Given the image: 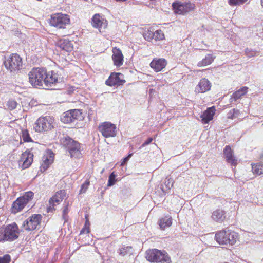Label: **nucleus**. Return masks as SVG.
Masks as SVG:
<instances>
[{
  "label": "nucleus",
  "mask_w": 263,
  "mask_h": 263,
  "mask_svg": "<svg viewBox=\"0 0 263 263\" xmlns=\"http://www.w3.org/2000/svg\"><path fill=\"white\" fill-rule=\"evenodd\" d=\"M29 82H58L59 75L53 71L47 72L43 67H34L28 74Z\"/></svg>",
  "instance_id": "nucleus-1"
},
{
  "label": "nucleus",
  "mask_w": 263,
  "mask_h": 263,
  "mask_svg": "<svg viewBox=\"0 0 263 263\" xmlns=\"http://www.w3.org/2000/svg\"><path fill=\"white\" fill-rule=\"evenodd\" d=\"M20 231L15 223L6 226L0 229V241H12L18 237Z\"/></svg>",
  "instance_id": "nucleus-2"
},
{
  "label": "nucleus",
  "mask_w": 263,
  "mask_h": 263,
  "mask_svg": "<svg viewBox=\"0 0 263 263\" xmlns=\"http://www.w3.org/2000/svg\"><path fill=\"white\" fill-rule=\"evenodd\" d=\"M146 258L152 263H171V260L165 251L152 249L146 251Z\"/></svg>",
  "instance_id": "nucleus-3"
},
{
  "label": "nucleus",
  "mask_w": 263,
  "mask_h": 263,
  "mask_svg": "<svg viewBox=\"0 0 263 263\" xmlns=\"http://www.w3.org/2000/svg\"><path fill=\"white\" fill-rule=\"evenodd\" d=\"M237 233L231 230H223L217 232L215 235V239L221 245H233L238 239Z\"/></svg>",
  "instance_id": "nucleus-4"
},
{
  "label": "nucleus",
  "mask_w": 263,
  "mask_h": 263,
  "mask_svg": "<svg viewBox=\"0 0 263 263\" xmlns=\"http://www.w3.org/2000/svg\"><path fill=\"white\" fill-rule=\"evenodd\" d=\"M4 65L10 72H16L23 68L22 59L18 54L13 53L5 59Z\"/></svg>",
  "instance_id": "nucleus-5"
},
{
  "label": "nucleus",
  "mask_w": 263,
  "mask_h": 263,
  "mask_svg": "<svg viewBox=\"0 0 263 263\" xmlns=\"http://www.w3.org/2000/svg\"><path fill=\"white\" fill-rule=\"evenodd\" d=\"M33 195L34 193L29 191L26 192L23 196L18 198L12 204V213L15 214L22 210L26 205L32 199Z\"/></svg>",
  "instance_id": "nucleus-6"
},
{
  "label": "nucleus",
  "mask_w": 263,
  "mask_h": 263,
  "mask_svg": "<svg viewBox=\"0 0 263 263\" xmlns=\"http://www.w3.org/2000/svg\"><path fill=\"white\" fill-rule=\"evenodd\" d=\"M53 118L50 116L40 117L35 123L34 129L37 132L50 130L53 127Z\"/></svg>",
  "instance_id": "nucleus-7"
},
{
  "label": "nucleus",
  "mask_w": 263,
  "mask_h": 263,
  "mask_svg": "<svg viewBox=\"0 0 263 263\" xmlns=\"http://www.w3.org/2000/svg\"><path fill=\"white\" fill-rule=\"evenodd\" d=\"M70 22L69 16L62 13H56L51 15L50 24L58 28H64Z\"/></svg>",
  "instance_id": "nucleus-8"
},
{
  "label": "nucleus",
  "mask_w": 263,
  "mask_h": 263,
  "mask_svg": "<svg viewBox=\"0 0 263 263\" xmlns=\"http://www.w3.org/2000/svg\"><path fill=\"white\" fill-rule=\"evenodd\" d=\"M42 218L41 215L33 214L23 222L22 228L28 231L39 229Z\"/></svg>",
  "instance_id": "nucleus-9"
},
{
  "label": "nucleus",
  "mask_w": 263,
  "mask_h": 263,
  "mask_svg": "<svg viewBox=\"0 0 263 263\" xmlns=\"http://www.w3.org/2000/svg\"><path fill=\"white\" fill-rule=\"evenodd\" d=\"M98 130L106 138L115 137L117 132L116 126L109 122L102 123L99 125Z\"/></svg>",
  "instance_id": "nucleus-10"
},
{
  "label": "nucleus",
  "mask_w": 263,
  "mask_h": 263,
  "mask_svg": "<svg viewBox=\"0 0 263 263\" xmlns=\"http://www.w3.org/2000/svg\"><path fill=\"white\" fill-rule=\"evenodd\" d=\"M64 144L67 145L68 151L71 157L78 158L81 157L80 144L73 140L72 139L68 137L65 138V141L63 142Z\"/></svg>",
  "instance_id": "nucleus-11"
},
{
  "label": "nucleus",
  "mask_w": 263,
  "mask_h": 263,
  "mask_svg": "<svg viewBox=\"0 0 263 263\" xmlns=\"http://www.w3.org/2000/svg\"><path fill=\"white\" fill-rule=\"evenodd\" d=\"M81 110L74 109L65 112L62 117L61 121L64 123H74L77 120H81L82 118Z\"/></svg>",
  "instance_id": "nucleus-12"
},
{
  "label": "nucleus",
  "mask_w": 263,
  "mask_h": 263,
  "mask_svg": "<svg viewBox=\"0 0 263 263\" xmlns=\"http://www.w3.org/2000/svg\"><path fill=\"white\" fill-rule=\"evenodd\" d=\"M174 12L178 14H184L194 8V5L190 2H176L173 3Z\"/></svg>",
  "instance_id": "nucleus-13"
},
{
  "label": "nucleus",
  "mask_w": 263,
  "mask_h": 263,
  "mask_svg": "<svg viewBox=\"0 0 263 263\" xmlns=\"http://www.w3.org/2000/svg\"><path fill=\"white\" fill-rule=\"evenodd\" d=\"M66 195V193L64 190H60L56 192L54 196L50 198L49 200L50 206L48 208V212L53 208L55 203L59 204L62 201Z\"/></svg>",
  "instance_id": "nucleus-14"
},
{
  "label": "nucleus",
  "mask_w": 263,
  "mask_h": 263,
  "mask_svg": "<svg viewBox=\"0 0 263 263\" xmlns=\"http://www.w3.org/2000/svg\"><path fill=\"white\" fill-rule=\"evenodd\" d=\"M167 64V61L163 58H155L150 63V66L156 72L161 71Z\"/></svg>",
  "instance_id": "nucleus-15"
},
{
  "label": "nucleus",
  "mask_w": 263,
  "mask_h": 263,
  "mask_svg": "<svg viewBox=\"0 0 263 263\" xmlns=\"http://www.w3.org/2000/svg\"><path fill=\"white\" fill-rule=\"evenodd\" d=\"M57 46L68 52L71 51L73 48L72 42L65 39H60L57 43Z\"/></svg>",
  "instance_id": "nucleus-16"
},
{
  "label": "nucleus",
  "mask_w": 263,
  "mask_h": 263,
  "mask_svg": "<svg viewBox=\"0 0 263 263\" xmlns=\"http://www.w3.org/2000/svg\"><path fill=\"white\" fill-rule=\"evenodd\" d=\"M112 59L114 65L117 67H120L123 64V55L121 51L119 49L115 48L112 49Z\"/></svg>",
  "instance_id": "nucleus-17"
},
{
  "label": "nucleus",
  "mask_w": 263,
  "mask_h": 263,
  "mask_svg": "<svg viewBox=\"0 0 263 263\" xmlns=\"http://www.w3.org/2000/svg\"><path fill=\"white\" fill-rule=\"evenodd\" d=\"M54 154L50 152L45 155L42 157V163L41 165V171H45L53 161Z\"/></svg>",
  "instance_id": "nucleus-18"
},
{
  "label": "nucleus",
  "mask_w": 263,
  "mask_h": 263,
  "mask_svg": "<svg viewBox=\"0 0 263 263\" xmlns=\"http://www.w3.org/2000/svg\"><path fill=\"white\" fill-rule=\"evenodd\" d=\"M33 155L30 152L25 151L22 154L21 161L23 162V167L24 168H28L33 161Z\"/></svg>",
  "instance_id": "nucleus-19"
},
{
  "label": "nucleus",
  "mask_w": 263,
  "mask_h": 263,
  "mask_svg": "<svg viewBox=\"0 0 263 263\" xmlns=\"http://www.w3.org/2000/svg\"><path fill=\"white\" fill-rule=\"evenodd\" d=\"M227 161L232 165L235 166L237 164V160L234 157L231 147L227 146L223 151Z\"/></svg>",
  "instance_id": "nucleus-20"
},
{
  "label": "nucleus",
  "mask_w": 263,
  "mask_h": 263,
  "mask_svg": "<svg viewBox=\"0 0 263 263\" xmlns=\"http://www.w3.org/2000/svg\"><path fill=\"white\" fill-rule=\"evenodd\" d=\"M215 109L214 106L208 108L200 117L202 121L204 123H208L210 120L213 119V116L215 114Z\"/></svg>",
  "instance_id": "nucleus-21"
},
{
  "label": "nucleus",
  "mask_w": 263,
  "mask_h": 263,
  "mask_svg": "<svg viewBox=\"0 0 263 263\" xmlns=\"http://www.w3.org/2000/svg\"><path fill=\"white\" fill-rule=\"evenodd\" d=\"M33 87L45 90H58L56 83H31Z\"/></svg>",
  "instance_id": "nucleus-22"
},
{
  "label": "nucleus",
  "mask_w": 263,
  "mask_h": 263,
  "mask_svg": "<svg viewBox=\"0 0 263 263\" xmlns=\"http://www.w3.org/2000/svg\"><path fill=\"white\" fill-rule=\"evenodd\" d=\"M225 212L221 209H217L214 211L212 215V218L216 222H221L226 218Z\"/></svg>",
  "instance_id": "nucleus-23"
},
{
  "label": "nucleus",
  "mask_w": 263,
  "mask_h": 263,
  "mask_svg": "<svg viewBox=\"0 0 263 263\" xmlns=\"http://www.w3.org/2000/svg\"><path fill=\"white\" fill-rule=\"evenodd\" d=\"M123 75L119 72H112L109 78L106 80L105 82H125V80L123 79Z\"/></svg>",
  "instance_id": "nucleus-24"
},
{
  "label": "nucleus",
  "mask_w": 263,
  "mask_h": 263,
  "mask_svg": "<svg viewBox=\"0 0 263 263\" xmlns=\"http://www.w3.org/2000/svg\"><path fill=\"white\" fill-rule=\"evenodd\" d=\"M215 57L211 54H208L205 55V58L201 61L198 63V66H205L211 64L214 60Z\"/></svg>",
  "instance_id": "nucleus-25"
},
{
  "label": "nucleus",
  "mask_w": 263,
  "mask_h": 263,
  "mask_svg": "<svg viewBox=\"0 0 263 263\" xmlns=\"http://www.w3.org/2000/svg\"><path fill=\"white\" fill-rule=\"evenodd\" d=\"M172 218L169 216H166L161 219L159 221V226L161 229L164 230L166 228L171 226Z\"/></svg>",
  "instance_id": "nucleus-26"
},
{
  "label": "nucleus",
  "mask_w": 263,
  "mask_h": 263,
  "mask_svg": "<svg viewBox=\"0 0 263 263\" xmlns=\"http://www.w3.org/2000/svg\"><path fill=\"white\" fill-rule=\"evenodd\" d=\"M210 88V83H198L196 91L197 93H203L209 90Z\"/></svg>",
  "instance_id": "nucleus-27"
},
{
  "label": "nucleus",
  "mask_w": 263,
  "mask_h": 263,
  "mask_svg": "<svg viewBox=\"0 0 263 263\" xmlns=\"http://www.w3.org/2000/svg\"><path fill=\"white\" fill-rule=\"evenodd\" d=\"M91 24L92 26L96 28L101 27L102 22L100 19V16L98 14H96L92 18Z\"/></svg>",
  "instance_id": "nucleus-28"
},
{
  "label": "nucleus",
  "mask_w": 263,
  "mask_h": 263,
  "mask_svg": "<svg viewBox=\"0 0 263 263\" xmlns=\"http://www.w3.org/2000/svg\"><path fill=\"white\" fill-rule=\"evenodd\" d=\"M247 89H248V88L246 87H242V88L239 89L238 90L235 92L233 94V98L235 100L238 99L242 96H243L245 93H246Z\"/></svg>",
  "instance_id": "nucleus-29"
},
{
  "label": "nucleus",
  "mask_w": 263,
  "mask_h": 263,
  "mask_svg": "<svg viewBox=\"0 0 263 263\" xmlns=\"http://www.w3.org/2000/svg\"><path fill=\"white\" fill-rule=\"evenodd\" d=\"M252 171L257 175L263 174V164L258 163L252 165Z\"/></svg>",
  "instance_id": "nucleus-30"
},
{
  "label": "nucleus",
  "mask_w": 263,
  "mask_h": 263,
  "mask_svg": "<svg viewBox=\"0 0 263 263\" xmlns=\"http://www.w3.org/2000/svg\"><path fill=\"white\" fill-rule=\"evenodd\" d=\"M154 39L156 41L161 40L164 39V35L161 30H157L153 32Z\"/></svg>",
  "instance_id": "nucleus-31"
},
{
  "label": "nucleus",
  "mask_w": 263,
  "mask_h": 263,
  "mask_svg": "<svg viewBox=\"0 0 263 263\" xmlns=\"http://www.w3.org/2000/svg\"><path fill=\"white\" fill-rule=\"evenodd\" d=\"M132 249L131 247H125L118 250V253L122 256H124L125 255L130 252Z\"/></svg>",
  "instance_id": "nucleus-32"
},
{
  "label": "nucleus",
  "mask_w": 263,
  "mask_h": 263,
  "mask_svg": "<svg viewBox=\"0 0 263 263\" xmlns=\"http://www.w3.org/2000/svg\"><path fill=\"white\" fill-rule=\"evenodd\" d=\"M22 137L24 142H30L32 141L30 138L28 131L26 129L22 130Z\"/></svg>",
  "instance_id": "nucleus-33"
},
{
  "label": "nucleus",
  "mask_w": 263,
  "mask_h": 263,
  "mask_svg": "<svg viewBox=\"0 0 263 263\" xmlns=\"http://www.w3.org/2000/svg\"><path fill=\"white\" fill-rule=\"evenodd\" d=\"M248 0H228V3L231 6L240 5L245 3Z\"/></svg>",
  "instance_id": "nucleus-34"
},
{
  "label": "nucleus",
  "mask_w": 263,
  "mask_h": 263,
  "mask_svg": "<svg viewBox=\"0 0 263 263\" xmlns=\"http://www.w3.org/2000/svg\"><path fill=\"white\" fill-rule=\"evenodd\" d=\"M7 105L9 109L13 110L16 107L17 103L15 100L11 99L7 102Z\"/></svg>",
  "instance_id": "nucleus-35"
},
{
  "label": "nucleus",
  "mask_w": 263,
  "mask_h": 263,
  "mask_svg": "<svg viewBox=\"0 0 263 263\" xmlns=\"http://www.w3.org/2000/svg\"><path fill=\"white\" fill-rule=\"evenodd\" d=\"M143 36L145 40L149 41L154 39L153 32L149 30H148L145 33H144Z\"/></svg>",
  "instance_id": "nucleus-36"
},
{
  "label": "nucleus",
  "mask_w": 263,
  "mask_h": 263,
  "mask_svg": "<svg viewBox=\"0 0 263 263\" xmlns=\"http://www.w3.org/2000/svg\"><path fill=\"white\" fill-rule=\"evenodd\" d=\"M116 175L114 174V173H112L109 177L108 182V186H111L113 185L116 181L115 180Z\"/></svg>",
  "instance_id": "nucleus-37"
},
{
  "label": "nucleus",
  "mask_w": 263,
  "mask_h": 263,
  "mask_svg": "<svg viewBox=\"0 0 263 263\" xmlns=\"http://www.w3.org/2000/svg\"><path fill=\"white\" fill-rule=\"evenodd\" d=\"M10 261V256L9 255H5L0 257V263H9Z\"/></svg>",
  "instance_id": "nucleus-38"
},
{
  "label": "nucleus",
  "mask_w": 263,
  "mask_h": 263,
  "mask_svg": "<svg viewBox=\"0 0 263 263\" xmlns=\"http://www.w3.org/2000/svg\"><path fill=\"white\" fill-rule=\"evenodd\" d=\"M89 185V182L87 181H86L84 183H83L80 190V193H85L87 189H88Z\"/></svg>",
  "instance_id": "nucleus-39"
},
{
  "label": "nucleus",
  "mask_w": 263,
  "mask_h": 263,
  "mask_svg": "<svg viewBox=\"0 0 263 263\" xmlns=\"http://www.w3.org/2000/svg\"><path fill=\"white\" fill-rule=\"evenodd\" d=\"M245 54L247 56L250 58L255 56L256 53L251 49L247 48L245 50Z\"/></svg>",
  "instance_id": "nucleus-40"
},
{
  "label": "nucleus",
  "mask_w": 263,
  "mask_h": 263,
  "mask_svg": "<svg viewBox=\"0 0 263 263\" xmlns=\"http://www.w3.org/2000/svg\"><path fill=\"white\" fill-rule=\"evenodd\" d=\"M165 186L168 189H170L173 185V181L171 178H168L165 182Z\"/></svg>",
  "instance_id": "nucleus-41"
},
{
  "label": "nucleus",
  "mask_w": 263,
  "mask_h": 263,
  "mask_svg": "<svg viewBox=\"0 0 263 263\" xmlns=\"http://www.w3.org/2000/svg\"><path fill=\"white\" fill-rule=\"evenodd\" d=\"M77 89V88H76L75 87L69 86L67 88V93L71 95L74 93V92Z\"/></svg>",
  "instance_id": "nucleus-42"
},
{
  "label": "nucleus",
  "mask_w": 263,
  "mask_h": 263,
  "mask_svg": "<svg viewBox=\"0 0 263 263\" xmlns=\"http://www.w3.org/2000/svg\"><path fill=\"white\" fill-rule=\"evenodd\" d=\"M153 141L152 138H148L146 141H145L141 145V147H144L149 143H151Z\"/></svg>",
  "instance_id": "nucleus-43"
},
{
  "label": "nucleus",
  "mask_w": 263,
  "mask_h": 263,
  "mask_svg": "<svg viewBox=\"0 0 263 263\" xmlns=\"http://www.w3.org/2000/svg\"><path fill=\"white\" fill-rule=\"evenodd\" d=\"M131 156H132V154H129L127 157L123 159V161L122 162L121 165H124L127 162V161L129 160V158L131 157Z\"/></svg>",
  "instance_id": "nucleus-44"
},
{
  "label": "nucleus",
  "mask_w": 263,
  "mask_h": 263,
  "mask_svg": "<svg viewBox=\"0 0 263 263\" xmlns=\"http://www.w3.org/2000/svg\"><path fill=\"white\" fill-rule=\"evenodd\" d=\"M106 84L108 86L112 87V86H119V85L122 84V83H106Z\"/></svg>",
  "instance_id": "nucleus-45"
},
{
  "label": "nucleus",
  "mask_w": 263,
  "mask_h": 263,
  "mask_svg": "<svg viewBox=\"0 0 263 263\" xmlns=\"http://www.w3.org/2000/svg\"><path fill=\"white\" fill-rule=\"evenodd\" d=\"M68 212V207L67 206H65L63 210V217H64L65 215Z\"/></svg>",
  "instance_id": "nucleus-46"
},
{
  "label": "nucleus",
  "mask_w": 263,
  "mask_h": 263,
  "mask_svg": "<svg viewBox=\"0 0 263 263\" xmlns=\"http://www.w3.org/2000/svg\"><path fill=\"white\" fill-rule=\"evenodd\" d=\"M86 222H85V226H86L87 224L88 225H89V220L87 218V217H86Z\"/></svg>",
  "instance_id": "nucleus-47"
},
{
  "label": "nucleus",
  "mask_w": 263,
  "mask_h": 263,
  "mask_svg": "<svg viewBox=\"0 0 263 263\" xmlns=\"http://www.w3.org/2000/svg\"><path fill=\"white\" fill-rule=\"evenodd\" d=\"M204 80H205V81H204L203 82H208V83L210 82V81L208 80H206L205 79H204Z\"/></svg>",
  "instance_id": "nucleus-48"
},
{
  "label": "nucleus",
  "mask_w": 263,
  "mask_h": 263,
  "mask_svg": "<svg viewBox=\"0 0 263 263\" xmlns=\"http://www.w3.org/2000/svg\"><path fill=\"white\" fill-rule=\"evenodd\" d=\"M117 1H118V2H124L126 0H116Z\"/></svg>",
  "instance_id": "nucleus-49"
},
{
  "label": "nucleus",
  "mask_w": 263,
  "mask_h": 263,
  "mask_svg": "<svg viewBox=\"0 0 263 263\" xmlns=\"http://www.w3.org/2000/svg\"><path fill=\"white\" fill-rule=\"evenodd\" d=\"M261 5L262 7H263V0H261Z\"/></svg>",
  "instance_id": "nucleus-50"
},
{
  "label": "nucleus",
  "mask_w": 263,
  "mask_h": 263,
  "mask_svg": "<svg viewBox=\"0 0 263 263\" xmlns=\"http://www.w3.org/2000/svg\"><path fill=\"white\" fill-rule=\"evenodd\" d=\"M84 232V229H83V230L81 231V233H83V232Z\"/></svg>",
  "instance_id": "nucleus-51"
},
{
  "label": "nucleus",
  "mask_w": 263,
  "mask_h": 263,
  "mask_svg": "<svg viewBox=\"0 0 263 263\" xmlns=\"http://www.w3.org/2000/svg\"><path fill=\"white\" fill-rule=\"evenodd\" d=\"M89 233V229H87V233Z\"/></svg>",
  "instance_id": "nucleus-52"
},
{
  "label": "nucleus",
  "mask_w": 263,
  "mask_h": 263,
  "mask_svg": "<svg viewBox=\"0 0 263 263\" xmlns=\"http://www.w3.org/2000/svg\"><path fill=\"white\" fill-rule=\"evenodd\" d=\"M153 89L150 90V92H151L152 91Z\"/></svg>",
  "instance_id": "nucleus-53"
}]
</instances>
